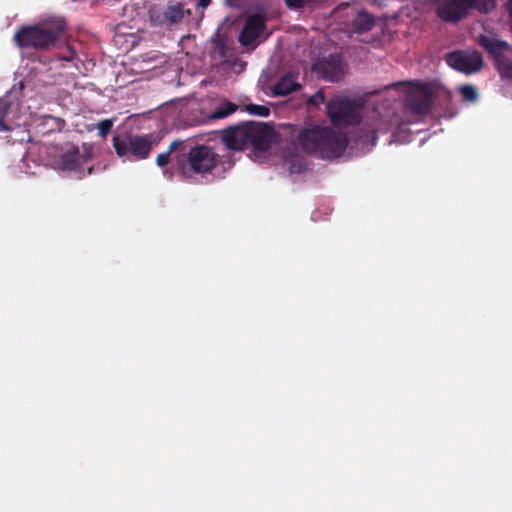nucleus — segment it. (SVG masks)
<instances>
[{"label":"nucleus","mask_w":512,"mask_h":512,"mask_svg":"<svg viewBox=\"0 0 512 512\" xmlns=\"http://www.w3.org/2000/svg\"><path fill=\"white\" fill-rule=\"evenodd\" d=\"M113 127V121L110 119L102 120L98 123V133L99 136L105 138Z\"/></svg>","instance_id":"obj_27"},{"label":"nucleus","mask_w":512,"mask_h":512,"mask_svg":"<svg viewBox=\"0 0 512 512\" xmlns=\"http://www.w3.org/2000/svg\"><path fill=\"white\" fill-rule=\"evenodd\" d=\"M184 17V7L181 3L169 4L163 12V17L160 20L161 24H177L181 22Z\"/></svg>","instance_id":"obj_17"},{"label":"nucleus","mask_w":512,"mask_h":512,"mask_svg":"<svg viewBox=\"0 0 512 512\" xmlns=\"http://www.w3.org/2000/svg\"><path fill=\"white\" fill-rule=\"evenodd\" d=\"M247 111L251 114L268 117L270 109L264 105L250 104L247 106Z\"/></svg>","instance_id":"obj_26"},{"label":"nucleus","mask_w":512,"mask_h":512,"mask_svg":"<svg viewBox=\"0 0 512 512\" xmlns=\"http://www.w3.org/2000/svg\"><path fill=\"white\" fill-rule=\"evenodd\" d=\"M325 95L324 92L320 89L311 95L307 100L308 108H317L320 104L324 103Z\"/></svg>","instance_id":"obj_25"},{"label":"nucleus","mask_w":512,"mask_h":512,"mask_svg":"<svg viewBox=\"0 0 512 512\" xmlns=\"http://www.w3.org/2000/svg\"><path fill=\"white\" fill-rule=\"evenodd\" d=\"M494 64L501 78L512 79V61L502 56L498 60H495Z\"/></svg>","instance_id":"obj_22"},{"label":"nucleus","mask_w":512,"mask_h":512,"mask_svg":"<svg viewBox=\"0 0 512 512\" xmlns=\"http://www.w3.org/2000/svg\"><path fill=\"white\" fill-rule=\"evenodd\" d=\"M246 144L257 151H267L271 146L273 129L270 125L257 122H246Z\"/></svg>","instance_id":"obj_8"},{"label":"nucleus","mask_w":512,"mask_h":512,"mask_svg":"<svg viewBox=\"0 0 512 512\" xmlns=\"http://www.w3.org/2000/svg\"><path fill=\"white\" fill-rule=\"evenodd\" d=\"M300 85L295 82L290 76H283L273 86V94L276 96H286L293 91H297Z\"/></svg>","instance_id":"obj_18"},{"label":"nucleus","mask_w":512,"mask_h":512,"mask_svg":"<svg viewBox=\"0 0 512 512\" xmlns=\"http://www.w3.org/2000/svg\"><path fill=\"white\" fill-rule=\"evenodd\" d=\"M326 113L335 127L355 126L361 121L360 105L349 98L329 100L326 104Z\"/></svg>","instance_id":"obj_5"},{"label":"nucleus","mask_w":512,"mask_h":512,"mask_svg":"<svg viewBox=\"0 0 512 512\" xmlns=\"http://www.w3.org/2000/svg\"><path fill=\"white\" fill-rule=\"evenodd\" d=\"M10 128L5 124L3 118H0V131H9Z\"/></svg>","instance_id":"obj_29"},{"label":"nucleus","mask_w":512,"mask_h":512,"mask_svg":"<svg viewBox=\"0 0 512 512\" xmlns=\"http://www.w3.org/2000/svg\"><path fill=\"white\" fill-rule=\"evenodd\" d=\"M221 141L228 150L241 151L247 147L246 138V123H241L236 126H229L222 130Z\"/></svg>","instance_id":"obj_12"},{"label":"nucleus","mask_w":512,"mask_h":512,"mask_svg":"<svg viewBox=\"0 0 512 512\" xmlns=\"http://www.w3.org/2000/svg\"><path fill=\"white\" fill-rule=\"evenodd\" d=\"M477 43L493 58L498 60L506 51L512 50L510 44L500 40L495 33L480 34L477 37Z\"/></svg>","instance_id":"obj_13"},{"label":"nucleus","mask_w":512,"mask_h":512,"mask_svg":"<svg viewBox=\"0 0 512 512\" xmlns=\"http://www.w3.org/2000/svg\"><path fill=\"white\" fill-rule=\"evenodd\" d=\"M212 0H197V7L206 9L210 4Z\"/></svg>","instance_id":"obj_28"},{"label":"nucleus","mask_w":512,"mask_h":512,"mask_svg":"<svg viewBox=\"0 0 512 512\" xmlns=\"http://www.w3.org/2000/svg\"><path fill=\"white\" fill-rule=\"evenodd\" d=\"M471 3L472 0H440L436 12L443 21L456 23L468 15Z\"/></svg>","instance_id":"obj_9"},{"label":"nucleus","mask_w":512,"mask_h":512,"mask_svg":"<svg viewBox=\"0 0 512 512\" xmlns=\"http://www.w3.org/2000/svg\"><path fill=\"white\" fill-rule=\"evenodd\" d=\"M302 150L322 160L339 158L348 146L346 134L329 126L311 125L297 135Z\"/></svg>","instance_id":"obj_1"},{"label":"nucleus","mask_w":512,"mask_h":512,"mask_svg":"<svg viewBox=\"0 0 512 512\" xmlns=\"http://www.w3.org/2000/svg\"><path fill=\"white\" fill-rule=\"evenodd\" d=\"M266 27V16L262 13L251 14L247 17L239 35V42L243 46L253 44Z\"/></svg>","instance_id":"obj_11"},{"label":"nucleus","mask_w":512,"mask_h":512,"mask_svg":"<svg viewBox=\"0 0 512 512\" xmlns=\"http://www.w3.org/2000/svg\"><path fill=\"white\" fill-rule=\"evenodd\" d=\"M459 92L465 101L475 102L478 99V92L472 85H463L459 88Z\"/></svg>","instance_id":"obj_24"},{"label":"nucleus","mask_w":512,"mask_h":512,"mask_svg":"<svg viewBox=\"0 0 512 512\" xmlns=\"http://www.w3.org/2000/svg\"><path fill=\"white\" fill-rule=\"evenodd\" d=\"M372 138H373L374 141L376 140V138H377V131L376 130L372 131Z\"/></svg>","instance_id":"obj_30"},{"label":"nucleus","mask_w":512,"mask_h":512,"mask_svg":"<svg viewBox=\"0 0 512 512\" xmlns=\"http://www.w3.org/2000/svg\"><path fill=\"white\" fill-rule=\"evenodd\" d=\"M177 172L184 179L211 174L219 163L215 148L206 144H196L175 157Z\"/></svg>","instance_id":"obj_2"},{"label":"nucleus","mask_w":512,"mask_h":512,"mask_svg":"<svg viewBox=\"0 0 512 512\" xmlns=\"http://www.w3.org/2000/svg\"><path fill=\"white\" fill-rule=\"evenodd\" d=\"M237 109V104L225 100L219 106H217L213 112H211V114L209 115V119L216 120L226 118L229 115L235 113Z\"/></svg>","instance_id":"obj_20"},{"label":"nucleus","mask_w":512,"mask_h":512,"mask_svg":"<svg viewBox=\"0 0 512 512\" xmlns=\"http://www.w3.org/2000/svg\"><path fill=\"white\" fill-rule=\"evenodd\" d=\"M433 101V89L430 85L418 83L413 93L406 100L405 107L414 115H426L430 112Z\"/></svg>","instance_id":"obj_7"},{"label":"nucleus","mask_w":512,"mask_h":512,"mask_svg":"<svg viewBox=\"0 0 512 512\" xmlns=\"http://www.w3.org/2000/svg\"><path fill=\"white\" fill-rule=\"evenodd\" d=\"M62 33L61 27L24 26L15 33L14 40L20 48L46 49L54 45Z\"/></svg>","instance_id":"obj_4"},{"label":"nucleus","mask_w":512,"mask_h":512,"mask_svg":"<svg viewBox=\"0 0 512 512\" xmlns=\"http://www.w3.org/2000/svg\"><path fill=\"white\" fill-rule=\"evenodd\" d=\"M183 145H184V141H181V140H174L173 142H171V144L169 145L168 150L165 153H161V154H159L157 156L156 164L159 167L166 166L169 163V161H170L171 153H173L174 151H177Z\"/></svg>","instance_id":"obj_21"},{"label":"nucleus","mask_w":512,"mask_h":512,"mask_svg":"<svg viewBox=\"0 0 512 512\" xmlns=\"http://www.w3.org/2000/svg\"><path fill=\"white\" fill-rule=\"evenodd\" d=\"M449 66L465 74L478 72L483 66V57L477 50L474 51H454L446 56Z\"/></svg>","instance_id":"obj_6"},{"label":"nucleus","mask_w":512,"mask_h":512,"mask_svg":"<svg viewBox=\"0 0 512 512\" xmlns=\"http://www.w3.org/2000/svg\"><path fill=\"white\" fill-rule=\"evenodd\" d=\"M157 145L151 134H118L113 137V147L119 157L130 156L134 160L146 159L153 147Z\"/></svg>","instance_id":"obj_3"},{"label":"nucleus","mask_w":512,"mask_h":512,"mask_svg":"<svg viewBox=\"0 0 512 512\" xmlns=\"http://www.w3.org/2000/svg\"><path fill=\"white\" fill-rule=\"evenodd\" d=\"M496 0H472L471 9L488 14L496 8Z\"/></svg>","instance_id":"obj_23"},{"label":"nucleus","mask_w":512,"mask_h":512,"mask_svg":"<svg viewBox=\"0 0 512 512\" xmlns=\"http://www.w3.org/2000/svg\"><path fill=\"white\" fill-rule=\"evenodd\" d=\"M24 84L19 82L14 85L6 94L0 98V117L4 118L18 110L23 95Z\"/></svg>","instance_id":"obj_14"},{"label":"nucleus","mask_w":512,"mask_h":512,"mask_svg":"<svg viewBox=\"0 0 512 512\" xmlns=\"http://www.w3.org/2000/svg\"><path fill=\"white\" fill-rule=\"evenodd\" d=\"M376 24V19L373 15L366 11H360L352 20L351 28L354 33L363 34L370 31Z\"/></svg>","instance_id":"obj_16"},{"label":"nucleus","mask_w":512,"mask_h":512,"mask_svg":"<svg viewBox=\"0 0 512 512\" xmlns=\"http://www.w3.org/2000/svg\"><path fill=\"white\" fill-rule=\"evenodd\" d=\"M212 43V56L214 58H219L220 61L224 60L227 57V38L220 33H216V35L211 40Z\"/></svg>","instance_id":"obj_19"},{"label":"nucleus","mask_w":512,"mask_h":512,"mask_svg":"<svg viewBox=\"0 0 512 512\" xmlns=\"http://www.w3.org/2000/svg\"><path fill=\"white\" fill-rule=\"evenodd\" d=\"M87 158L80 154L77 147L63 153L58 158L56 164L58 169L62 171H79L83 168Z\"/></svg>","instance_id":"obj_15"},{"label":"nucleus","mask_w":512,"mask_h":512,"mask_svg":"<svg viewBox=\"0 0 512 512\" xmlns=\"http://www.w3.org/2000/svg\"><path fill=\"white\" fill-rule=\"evenodd\" d=\"M344 66L340 55L331 54L328 57L319 59L313 65V70L324 80L337 82L344 76Z\"/></svg>","instance_id":"obj_10"}]
</instances>
